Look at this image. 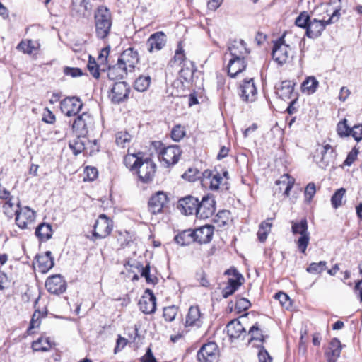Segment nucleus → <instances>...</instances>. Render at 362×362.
<instances>
[{"label":"nucleus","mask_w":362,"mask_h":362,"mask_svg":"<svg viewBox=\"0 0 362 362\" xmlns=\"http://www.w3.org/2000/svg\"><path fill=\"white\" fill-rule=\"evenodd\" d=\"M64 73L65 75L70 76L73 78L81 76L83 74L81 69L72 67H65Z\"/></svg>","instance_id":"obj_63"},{"label":"nucleus","mask_w":362,"mask_h":362,"mask_svg":"<svg viewBox=\"0 0 362 362\" xmlns=\"http://www.w3.org/2000/svg\"><path fill=\"white\" fill-rule=\"evenodd\" d=\"M272 219L268 218L261 223L257 232V237L260 242H264L271 230Z\"/></svg>","instance_id":"obj_37"},{"label":"nucleus","mask_w":362,"mask_h":362,"mask_svg":"<svg viewBox=\"0 0 362 362\" xmlns=\"http://www.w3.org/2000/svg\"><path fill=\"white\" fill-rule=\"evenodd\" d=\"M40 312L35 311L33 315L32 319L30 322V326L27 331L28 334H31V330L33 329L38 327L40 326Z\"/></svg>","instance_id":"obj_56"},{"label":"nucleus","mask_w":362,"mask_h":362,"mask_svg":"<svg viewBox=\"0 0 362 362\" xmlns=\"http://www.w3.org/2000/svg\"><path fill=\"white\" fill-rule=\"evenodd\" d=\"M214 226L206 225L193 230L195 241L199 243H207L212 239Z\"/></svg>","instance_id":"obj_23"},{"label":"nucleus","mask_w":362,"mask_h":362,"mask_svg":"<svg viewBox=\"0 0 362 362\" xmlns=\"http://www.w3.org/2000/svg\"><path fill=\"white\" fill-rule=\"evenodd\" d=\"M346 194V189L343 187L337 189L331 198V203L334 209H337L343 204V199Z\"/></svg>","instance_id":"obj_43"},{"label":"nucleus","mask_w":362,"mask_h":362,"mask_svg":"<svg viewBox=\"0 0 362 362\" xmlns=\"http://www.w3.org/2000/svg\"><path fill=\"white\" fill-rule=\"evenodd\" d=\"M35 218V213L28 206L20 208L16 211V223L22 229L26 228Z\"/></svg>","instance_id":"obj_13"},{"label":"nucleus","mask_w":362,"mask_h":362,"mask_svg":"<svg viewBox=\"0 0 362 362\" xmlns=\"http://www.w3.org/2000/svg\"><path fill=\"white\" fill-rule=\"evenodd\" d=\"M202 322L199 308L197 306H191L186 316L185 326L199 327Z\"/></svg>","instance_id":"obj_26"},{"label":"nucleus","mask_w":362,"mask_h":362,"mask_svg":"<svg viewBox=\"0 0 362 362\" xmlns=\"http://www.w3.org/2000/svg\"><path fill=\"white\" fill-rule=\"evenodd\" d=\"M316 192V188L314 183H309L305 189V197L307 202H310Z\"/></svg>","instance_id":"obj_59"},{"label":"nucleus","mask_w":362,"mask_h":362,"mask_svg":"<svg viewBox=\"0 0 362 362\" xmlns=\"http://www.w3.org/2000/svg\"><path fill=\"white\" fill-rule=\"evenodd\" d=\"M184 128L180 125L175 126L171 131V137L175 141H180L185 136Z\"/></svg>","instance_id":"obj_54"},{"label":"nucleus","mask_w":362,"mask_h":362,"mask_svg":"<svg viewBox=\"0 0 362 362\" xmlns=\"http://www.w3.org/2000/svg\"><path fill=\"white\" fill-rule=\"evenodd\" d=\"M190 66H187L185 64L180 71V77L183 78L185 81H189L193 76L196 70V67L192 62H189Z\"/></svg>","instance_id":"obj_46"},{"label":"nucleus","mask_w":362,"mask_h":362,"mask_svg":"<svg viewBox=\"0 0 362 362\" xmlns=\"http://www.w3.org/2000/svg\"><path fill=\"white\" fill-rule=\"evenodd\" d=\"M199 199L192 195H187L178 201L177 208L185 215L197 214Z\"/></svg>","instance_id":"obj_18"},{"label":"nucleus","mask_w":362,"mask_h":362,"mask_svg":"<svg viewBox=\"0 0 362 362\" xmlns=\"http://www.w3.org/2000/svg\"><path fill=\"white\" fill-rule=\"evenodd\" d=\"M68 124L66 122L59 124L56 127V129L51 132L52 139L61 141L66 136V129Z\"/></svg>","instance_id":"obj_41"},{"label":"nucleus","mask_w":362,"mask_h":362,"mask_svg":"<svg viewBox=\"0 0 362 362\" xmlns=\"http://www.w3.org/2000/svg\"><path fill=\"white\" fill-rule=\"evenodd\" d=\"M45 287L51 293L60 294L66 291V284L61 275H53L46 280Z\"/></svg>","instance_id":"obj_17"},{"label":"nucleus","mask_w":362,"mask_h":362,"mask_svg":"<svg viewBox=\"0 0 362 362\" xmlns=\"http://www.w3.org/2000/svg\"><path fill=\"white\" fill-rule=\"evenodd\" d=\"M129 93L128 84L124 81H118L113 84L110 97L113 103H119L128 98Z\"/></svg>","instance_id":"obj_12"},{"label":"nucleus","mask_w":362,"mask_h":362,"mask_svg":"<svg viewBox=\"0 0 362 362\" xmlns=\"http://www.w3.org/2000/svg\"><path fill=\"white\" fill-rule=\"evenodd\" d=\"M35 235L40 241H47L51 238L52 229L50 224L46 223H40L35 230Z\"/></svg>","instance_id":"obj_32"},{"label":"nucleus","mask_w":362,"mask_h":362,"mask_svg":"<svg viewBox=\"0 0 362 362\" xmlns=\"http://www.w3.org/2000/svg\"><path fill=\"white\" fill-rule=\"evenodd\" d=\"M112 221L105 214H100L93 226L91 240L103 239L108 236L112 230Z\"/></svg>","instance_id":"obj_4"},{"label":"nucleus","mask_w":362,"mask_h":362,"mask_svg":"<svg viewBox=\"0 0 362 362\" xmlns=\"http://www.w3.org/2000/svg\"><path fill=\"white\" fill-rule=\"evenodd\" d=\"M52 347V343L48 337H40L32 343V349L35 351H47Z\"/></svg>","instance_id":"obj_36"},{"label":"nucleus","mask_w":362,"mask_h":362,"mask_svg":"<svg viewBox=\"0 0 362 362\" xmlns=\"http://www.w3.org/2000/svg\"><path fill=\"white\" fill-rule=\"evenodd\" d=\"M202 185H209V187L212 190H217L223 180L219 173H216L215 174H213L210 170H205L202 172Z\"/></svg>","instance_id":"obj_25"},{"label":"nucleus","mask_w":362,"mask_h":362,"mask_svg":"<svg viewBox=\"0 0 362 362\" xmlns=\"http://www.w3.org/2000/svg\"><path fill=\"white\" fill-rule=\"evenodd\" d=\"M219 351L215 342L204 344L197 353V359L200 362H214L218 358Z\"/></svg>","instance_id":"obj_9"},{"label":"nucleus","mask_w":362,"mask_h":362,"mask_svg":"<svg viewBox=\"0 0 362 362\" xmlns=\"http://www.w3.org/2000/svg\"><path fill=\"white\" fill-rule=\"evenodd\" d=\"M228 50L233 57H243L249 54L250 51L246 47V44L243 40H235L232 41L229 46Z\"/></svg>","instance_id":"obj_27"},{"label":"nucleus","mask_w":362,"mask_h":362,"mask_svg":"<svg viewBox=\"0 0 362 362\" xmlns=\"http://www.w3.org/2000/svg\"><path fill=\"white\" fill-rule=\"evenodd\" d=\"M132 136L127 132H119L116 134V143L118 146L124 148L127 143H129Z\"/></svg>","instance_id":"obj_47"},{"label":"nucleus","mask_w":362,"mask_h":362,"mask_svg":"<svg viewBox=\"0 0 362 362\" xmlns=\"http://www.w3.org/2000/svg\"><path fill=\"white\" fill-rule=\"evenodd\" d=\"M339 14V11L337 9L333 12L332 16L327 21L317 20L316 18L310 20L305 32L306 35L309 38L318 37L321 35L322 32L325 30L326 25L331 24L332 23V21L333 18Z\"/></svg>","instance_id":"obj_6"},{"label":"nucleus","mask_w":362,"mask_h":362,"mask_svg":"<svg viewBox=\"0 0 362 362\" xmlns=\"http://www.w3.org/2000/svg\"><path fill=\"white\" fill-rule=\"evenodd\" d=\"M139 54L132 47L125 49L117 59L118 63L123 66H126L127 70L128 67L131 70L133 69L136 64L139 63Z\"/></svg>","instance_id":"obj_16"},{"label":"nucleus","mask_w":362,"mask_h":362,"mask_svg":"<svg viewBox=\"0 0 362 362\" xmlns=\"http://www.w3.org/2000/svg\"><path fill=\"white\" fill-rule=\"evenodd\" d=\"M274 298L279 300L282 306L288 308L291 305V300L287 294L284 292H279L275 294Z\"/></svg>","instance_id":"obj_57"},{"label":"nucleus","mask_w":362,"mask_h":362,"mask_svg":"<svg viewBox=\"0 0 362 362\" xmlns=\"http://www.w3.org/2000/svg\"><path fill=\"white\" fill-rule=\"evenodd\" d=\"M318 85V81L315 77H308L301 85L302 92L308 95L313 94L316 91Z\"/></svg>","instance_id":"obj_35"},{"label":"nucleus","mask_w":362,"mask_h":362,"mask_svg":"<svg viewBox=\"0 0 362 362\" xmlns=\"http://www.w3.org/2000/svg\"><path fill=\"white\" fill-rule=\"evenodd\" d=\"M42 121L47 124H53L55 122V115L48 108H45L42 113Z\"/></svg>","instance_id":"obj_60"},{"label":"nucleus","mask_w":362,"mask_h":362,"mask_svg":"<svg viewBox=\"0 0 362 362\" xmlns=\"http://www.w3.org/2000/svg\"><path fill=\"white\" fill-rule=\"evenodd\" d=\"M227 214L228 211H226L218 212L214 219V222L218 223V226H226L228 221V218H226Z\"/></svg>","instance_id":"obj_61"},{"label":"nucleus","mask_w":362,"mask_h":362,"mask_svg":"<svg viewBox=\"0 0 362 362\" xmlns=\"http://www.w3.org/2000/svg\"><path fill=\"white\" fill-rule=\"evenodd\" d=\"M84 173V181H93L98 177V170L94 167H86Z\"/></svg>","instance_id":"obj_55"},{"label":"nucleus","mask_w":362,"mask_h":362,"mask_svg":"<svg viewBox=\"0 0 362 362\" xmlns=\"http://www.w3.org/2000/svg\"><path fill=\"white\" fill-rule=\"evenodd\" d=\"M141 160L136 154H127L124 158V163L127 168L134 172Z\"/></svg>","instance_id":"obj_40"},{"label":"nucleus","mask_w":362,"mask_h":362,"mask_svg":"<svg viewBox=\"0 0 362 362\" xmlns=\"http://www.w3.org/2000/svg\"><path fill=\"white\" fill-rule=\"evenodd\" d=\"M202 176V173L196 168H189L183 175L182 177L189 182H194Z\"/></svg>","instance_id":"obj_48"},{"label":"nucleus","mask_w":362,"mask_h":362,"mask_svg":"<svg viewBox=\"0 0 362 362\" xmlns=\"http://www.w3.org/2000/svg\"><path fill=\"white\" fill-rule=\"evenodd\" d=\"M110 47L107 46L105 48H103L98 57V63H100V64L103 65V66L105 67L106 68V64H107V57H108V54H109V52H110Z\"/></svg>","instance_id":"obj_58"},{"label":"nucleus","mask_w":362,"mask_h":362,"mask_svg":"<svg viewBox=\"0 0 362 362\" xmlns=\"http://www.w3.org/2000/svg\"><path fill=\"white\" fill-rule=\"evenodd\" d=\"M258 358L259 362H272V358L270 356L264 346H261L258 353Z\"/></svg>","instance_id":"obj_62"},{"label":"nucleus","mask_w":362,"mask_h":362,"mask_svg":"<svg viewBox=\"0 0 362 362\" xmlns=\"http://www.w3.org/2000/svg\"><path fill=\"white\" fill-rule=\"evenodd\" d=\"M308 221L305 218L300 221H291V232L293 235H300L296 244L299 250L305 253L310 241V233L308 230Z\"/></svg>","instance_id":"obj_2"},{"label":"nucleus","mask_w":362,"mask_h":362,"mask_svg":"<svg viewBox=\"0 0 362 362\" xmlns=\"http://www.w3.org/2000/svg\"><path fill=\"white\" fill-rule=\"evenodd\" d=\"M310 21V16L306 12H302L296 19L295 24L302 28H305L308 27L309 23Z\"/></svg>","instance_id":"obj_50"},{"label":"nucleus","mask_w":362,"mask_h":362,"mask_svg":"<svg viewBox=\"0 0 362 362\" xmlns=\"http://www.w3.org/2000/svg\"><path fill=\"white\" fill-rule=\"evenodd\" d=\"M37 263L39 270L42 273L47 272L54 266V259L52 252L47 251L44 254L37 257Z\"/></svg>","instance_id":"obj_29"},{"label":"nucleus","mask_w":362,"mask_h":362,"mask_svg":"<svg viewBox=\"0 0 362 362\" xmlns=\"http://www.w3.org/2000/svg\"><path fill=\"white\" fill-rule=\"evenodd\" d=\"M351 134L356 141H361L362 139V125H355L351 128Z\"/></svg>","instance_id":"obj_64"},{"label":"nucleus","mask_w":362,"mask_h":362,"mask_svg":"<svg viewBox=\"0 0 362 362\" xmlns=\"http://www.w3.org/2000/svg\"><path fill=\"white\" fill-rule=\"evenodd\" d=\"M112 24L110 10L105 6H100L95 13V35L98 38L105 39L111 30Z\"/></svg>","instance_id":"obj_1"},{"label":"nucleus","mask_w":362,"mask_h":362,"mask_svg":"<svg viewBox=\"0 0 362 362\" xmlns=\"http://www.w3.org/2000/svg\"><path fill=\"white\" fill-rule=\"evenodd\" d=\"M177 313V308L175 306H169L163 309V317L168 322L174 320Z\"/></svg>","instance_id":"obj_51"},{"label":"nucleus","mask_w":362,"mask_h":362,"mask_svg":"<svg viewBox=\"0 0 362 362\" xmlns=\"http://www.w3.org/2000/svg\"><path fill=\"white\" fill-rule=\"evenodd\" d=\"M181 150L177 145L164 148L159 153V159L165 167L176 164L181 155Z\"/></svg>","instance_id":"obj_7"},{"label":"nucleus","mask_w":362,"mask_h":362,"mask_svg":"<svg viewBox=\"0 0 362 362\" xmlns=\"http://www.w3.org/2000/svg\"><path fill=\"white\" fill-rule=\"evenodd\" d=\"M336 153L331 145L326 144L321 151V159L319 162L320 167L325 168L330 164L334 163Z\"/></svg>","instance_id":"obj_28"},{"label":"nucleus","mask_w":362,"mask_h":362,"mask_svg":"<svg viewBox=\"0 0 362 362\" xmlns=\"http://www.w3.org/2000/svg\"><path fill=\"white\" fill-rule=\"evenodd\" d=\"M227 333L230 338L237 339L242 334H246V330L240 322L236 319L231 320L227 325Z\"/></svg>","instance_id":"obj_30"},{"label":"nucleus","mask_w":362,"mask_h":362,"mask_svg":"<svg viewBox=\"0 0 362 362\" xmlns=\"http://www.w3.org/2000/svg\"><path fill=\"white\" fill-rule=\"evenodd\" d=\"M293 85L291 81H282L280 87L277 88V94L283 100L290 98L293 92Z\"/></svg>","instance_id":"obj_33"},{"label":"nucleus","mask_w":362,"mask_h":362,"mask_svg":"<svg viewBox=\"0 0 362 362\" xmlns=\"http://www.w3.org/2000/svg\"><path fill=\"white\" fill-rule=\"evenodd\" d=\"M17 48L22 51L23 53L26 54H32L33 50L35 49V47L33 45L32 40H28L26 42L22 41L21 42Z\"/></svg>","instance_id":"obj_53"},{"label":"nucleus","mask_w":362,"mask_h":362,"mask_svg":"<svg viewBox=\"0 0 362 362\" xmlns=\"http://www.w3.org/2000/svg\"><path fill=\"white\" fill-rule=\"evenodd\" d=\"M245 58L233 57L228 64V74L231 78H235L238 74L243 71L247 66Z\"/></svg>","instance_id":"obj_22"},{"label":"nucleus","mask_w":362,"mask_h":362,"mask_svg":"<svg viewBox=\"0 0 362 362\" xmlns=\"http://www.w3.org/2000/svg\"><path fill=\"white\" fill-rule=\"evenodd\" d=\"M167 202V195L163 192H158L148 202L149 210L153 214L160 213Z\"/></svg>","instance_id":"obj_20"},{"label":"nucleus","mask_w":362,"mask_h":362,"mask_svg":"<svg viewBox=\"0 0 362 362\" xmlns=\"http://www.w3.org/2000/svg\"><path fill=\"white\" fill-rule=\"evenodd\" d=\"M138 175L139 179L144 183L151 181L156 173V164L151 158H145L140 161L134 171Z\"/></svg>","instance_id":"obj_5"},{"label":"nucleus","mask_w":362,"mask_h":362,"mask_svg":"<svg viewBox=\"0 0 362 362\" xmlns=\"http://www.w3.org/2000/svg\"><path fill=\"white\" fill-rule=\"evenodd\" d=\"M251 305L250 302L245 298H240L236 300L235 308L238 313L247 310Z\"/></svg>","instance_id":"obj_52"},{"label":"nucleus","mask_w":362,"mask_h":362,"mask_svg":"<svg viewBox=\"0 0 362 362\" xmlns=\"http://www.w3.org/2000/svg\"><path fill=\"white\" fill-rule=\"evenodd\" d=\"M89 0H71V13L76 18H84L88 12Z\"/></svg>","instance_id":"obj_24"},{"label":"nucleus","mask_w":362,"mask_h":362,"mask_svg":"<svg viewBox=\"0 0 362 362\" xmlns=\"http://www.w3.org/2000/svg\"><path fill=\"white\" fill-rule=\"evenodd\" d=\"M156 297L153 292L147 289L145 294L139 301V307L145 314H151L155 312L156 308Z\"/></svg>","instance_id":"obj_19"},{"label":"nucleus","mask_w":362,"mask_h":362,"mask_svg":"<svg viewBox=\"0 0 362 362\" xmlns=\"http://www.w3.org/2000/svg\"><path fill=\"white\" fill-rule=\"evenodd\" d=\"M165 35L163 32H157L152 34L146 42L148 50L152 53L160 51L165 45Z\"/></svg>","instance_id":"obj_21"},{"label":"nucleus","mask_w":362,"mask_h":362,"mask_svg":"<svg viewBox=\"0 0 362 362\" xmlns=\"http://www.w3.org/2000/svg\"><path fill=\"white\" fill-rule=\"evenodd\" d=\"M174 240L182 246L189 245L195 241L192 230H186L181 232L175 237Z\"/></svg>","instance_id":"obj_34"},{"label":"nucleus","mask_w":362,"mask_h":362,"mask_svg":"<svg viewBox=\"0 0 362 362\" xmlns=\"http://www.w3.org/2000/svg\"><path fill=\"white\" fill-rule=\"evenodd\" d=\"M127 71L126 66H122L118 62L112 66H109L107 71L108 78L111 81L121 80L127 75Z\"/></svg>","instance_id":"obj_31"},{"label":"nucleus","mask_w":362,"mask_h":362,"mask_svg":"<svg viewBox=\"0 0 362 362\" xmlns=\"http://www.w3.org/2000/svg\"><path fill=\"white\" fill-rule=\"evenodd\" d=\"M83 107V103L80 98L73 96L66 97L60 103V109L66 116L76 115Z\"/></svg>","instance_id":"obj_10"},{"label":"nucleus","mask_w":362,"mask_h":362,"mask_svg":"<svg viewBox=\"0 0 362 362\" xmlns=\"http://www.w3.org/2000/svg\"><path fill=\"white\" fill-rule=\"evenodd\" d=\"M87 66L90 74L95 78H99L100 71H105V67L103 66V65L98 63V62H96L95 59L92 57H89Z\"/></svg>","instance_id":"obj_38"},{"label":"nucleus","mask_w":362,"mask_h":362,"mask_svg":"<svg viewBox=\"0 0 362 362\" xmlns=\"http://www.w3.org/2000/svg\"><path fill=\"white\" fill-rule=\"evenodd\" d=\"M93 123V117L89 114L83 112L81 115H78L74 120L72 124V129L79 136H83L87 134L88 129Z\"/></svg>","instance_id":"obj_14"},{"label":"nucleus","mask_w":362,"mask_h":362,"mask_svg":"<svg viewBox=\"0 0 362 362\" xmlns=\"http://www.w3.org/2000/svg\"><path fill=\"white\" fill-rule=\"evenodd\" d=\"M337 132L341 137L351 135V128L347 125V120L346 119L338 123Z\"/></svg>","instance_id":"obj_49"},{"label":"nucleus","mask_w":362,"mask_h":362,"mask_svg":"<svg viewBox=\"0 0 362 362\" xmlns=\"http://www.w3.org/2000/svg\"><path fill=\"white\" fill-rule=\"evenodd\" d=\"M225 274L233 276V278L228 279V285L222 291V296L227 298L240 286V279H243V276L235 269H228Z\"/></svg>","instance_id":"obj_11"},{"label":"nucleus","mask_w":362,"mask_h":362,"mask_svg":"<svg viewBox=\"0 0 362 362\" xmlns=\"http://www.w3.org/2000/svg\"><path fill=\"white\" fill-rule=\"evenodd\" d=\"M327 268V262L325 261H320V262H313L306 269V271L313 274H319L322 273Z\"/></svg>","instance_id":"obj_45"},{"label":"nucleus","mask_w":362,"mask_h":362,"mask_svg":"<svg viewBox=\"0 0 362 362\" xmlns=\"http://www.w3.org/2000/svg\"><path fill=\"white\" fill-rule=\"evenodd\" d=\"M272 57L280 65L287 62L292 58L291 48L285 44L284 35L274 42Z\"/></svg>","instance_id":"obj_3"},{"label":"nucleus","mask_w":362,"mask_h":362,"mask_svg":"<svg viewBox=\"0 0 362 362\" xmlns=\"http://www.w3.org/2000/svg\"><path fill=\"white\" fill-rule=\"evenodd\" d=\"M20 208L19 202L15 205V204L11 202V198H9V199L3 205L4 214L10 218H11L14 215L16 216V211H17Z\"/></svg>","instance_id":"obj_42"},{"label":"nucleus","mask_w":362,"mask_h":362,"mask_svg":"<svg viewBox=\"0 0 362 362\" xmlns=\"http://www.w3.org/2000/svg\"><path fill=\"white\" fill-rule=\"evenodd\" d=\"M238 94L243 101L253 102L257 95V88L253 79L244 80L240 85Z\"/></svg>","instance_id":"obj_15"},{"label":"nucleus","mask_w":362,"mask_h":362,"mask_svg":"<svg viewBox=\"0 0 362 362\" xmlns=\"http://www.w3.org/2000/svg\"><path fill=\"white\" fill-rule=\"evenodd\" d=\"M248 334L251 335L250 341L257 340L261 342L265 341L266 337L263 334L262 329L257 323L250 327Z\"/></svg>","instance_id":"obj_44"},{"label":"nucleus","mask_w":362,"mask_h":362,"mask_svg":"<svg viewBox=\"0 0 362 362\" xmlns=\"http://www.w3.org/2000/svg\"><path fill=\"white\" fill-rule=\"evenodd\" d=\"M151 82V78L149 76H140L134 82V88L139 92H144L148 89Z\"/></svg>","instance_id":"obj_39"},{"label":"nucleus","mask_w":362,"mask_h":362,"mask_svg":"<svg viewBox=\"0 0 362 362\" xmlns=\"http://www.w3.org/2000/svg\"><path fill=\"white\" fill-rule=\"evenodd\" d=\"M215 201L212 196H204L199 200L196 216L201 219H206L211 216L215 212Z\"/></svg>","instance_id":"obj_8"}]
</instances>
